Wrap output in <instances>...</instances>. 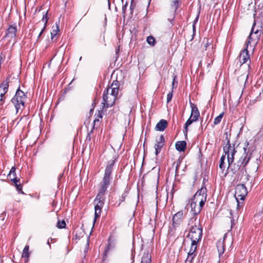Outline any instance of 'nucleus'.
<instances>
[{"instance_id":"22","label":"nucleus","mask_w":263,"mask_h":263,"mask_svg":"<svg viewBox=\"0 0 263 263\" xmlns=\"http://www.w3.org/2000/svg\"><path fill=\"white\" fill-rule=\"evenodd\" d=\"M191 241H192V242H191V248H190V250L189 252H188V253L196 254V251L197 249V246L198 242L199 241H197V240H191Z\"/></svg>"},{"instance_id":"56","label":"nucleus","mask_w":263,"mask_h":263,"mask_svg":"<svg viewBox=\"0 0 263 263\" xmlns=\"http://www.w3.org/2000/svg\"><path fill=\"white\" fill-rule=\"evenodd\" d=\"M123 1H124V0H121V1H122V3L123 2Z\"/></svg>"},{"instance_id":"53","label":"nucleus","mask_w":263,"mask_h":263,"mask_svg":"<svg viewBox=\"0 0 263 263\" xmlns=\"http://www.w3.org/2000/svg\"><path fill=\"white\" fill-rule=\"evenodd\" d=\"M253 36L254 37H255V35H254V34H253Z\"/></svg>"},{"instance_id":"10","label":"nucleus","mask_w":263,"mask_h":263,"mask_svg":"<svg viewBox=\"0 0 263 263\" xmlns=\"http://www.w3.org/2000/svg\"><path fill=\"white\" fill-rule=\"evenodd\" d=\"M197 202L195 200H193L192 198L191 202L190 203V205L191 208V211L193 212V214L195 216V217L192 218V219H194L195 221H196V216L199 214L202 209L203 206H201L200 204L198 206L197 205Z\"/></svg>"},{"instance_id":"12","label":"nucleus","mask_w":263,"mask_h":263,"mask_svg":"<svg viewBox=\"0 0 263 263\" xmlns=\"http://www.w3.org/2000/svg\"><path fill=\"white\" fill-rule=\"evenodd\" d=\"M156 143L154 147L155 149V155L157 156L161 152L162 148L165 143V138L163 135H161L160 137L156 139Z\"/></svg>"},{"instance_id":"1","label":"nucleus","mask_w":263,"mask_h":263,"mask_svg":"<svg viewBox=\"0 0 263 263\" xmlns=\"http://www.w3.org/2000/svg\"><path fill=\"white\" fill-rule=\"evenodd\" d=\"M227 142L223 148L224 153V155H227V160L228 163V169L233 174L237 173L241 168H245L248 164L249 161L252 157V154L255 150L256 147L254 145L250 144L248 141L244 143L243 148V153L239 158V160L235 163H234V156L236 153L234 145H232L230 144V140L226 137Z\"/></svg>"},{"instance_id":"11","label":"nucleus","mask_w":263,"mask_h":263,"mask_svg":"<svg viewBox=\"0 0 263 263\" xmlns=\"http://www.w3.org/2000/svg\"><path fill=\"white\" fill-rule=\"evenodd\" d=\"M183 217V212L182 211H180L176 213L172 218L173 226L175 229V228L178 227L182 221Z\"/></svg>"},{"instance_id":"47","label":"nucleus","mask_w":263,"mask_h":263,"mask_svg":"<svg viewBox=\"0 0 263 263\" xmlns=\"http://www.w3.org/2000/svg\"><path fill=\"white\" fill-rule=\"evenodd\" d=\"M203 124V120H202L201 121V126H202Z\"/></svg>"},{"instance_id":"37","label":"nucleus","mask_w":263,"mask_h":263,"mask_svg":"<svg viewBox=\"0 0 263 263\" xmlns=\"http://www.w3.org/2000/svg\"><path fill=\"white\" fill-rule=\"evenodd\" d=\"M173 97V90L169 92L167 95V102L168 103L170 102Z\"/></svg>"},{"instance_id":"3","label":"nucleus","mask_w":263,"mask_h":263,"mask_svg":"<svg viewBox=\"0 0 263 263\" xmlns=\"http://www.w3.org/2000/svg\"><path fill=\"white\" fill-rule=\"evenodd\" d=\"M118 83L117 81H114L111 85L104 90L102 103L103 107L107 108L114 104L119 91Z\"/></svg>"},{"instance_id":"8","label":"nucleus","mask_w":263,"mask_h":263,"mask_svg":"<svg viewBox=\"0 0 263 263\" xmlns=\"http://www.w3.org/2000/svg\"><path fill=\"white\" fill-rule=\"evenodd\" d=\"M248 194L247 187L243 184H237L235 187V197L237 202L243 200ZM239 205V202H238Z\"/></svg>"},{"instance_id":"33","label":"nucleus","mask_w":263,"mask_h":263,"mask_svg":"<svg viewBox=\"0 0 263 263\" xmlns=\"http://www.w3.org/2000/svg\"><path fill=\"white\" fill-rule=\"evenodd\" d=\"M179 7L178 0H174L172 5V9L175 12Z\"/></svg>"},{"instance_id":"17","label":"nucleus","mask_w":263,"mask_h":263,"mask_svg":"<svg viewBox=\"0 0 263 263\" xmlns=\"http://www.w3.org/2000/svg\"><path fill=\"white\" fill-rule=\"evenodd\" d=\"M226 235H224V236L223 237V239L222 240H219L217 242V250L218 252L219 256L220 257V256L222 255L224 252V241L226 237Z\"/></svg>"},{"instance_id":"46","label":"nucleus","mask_w":263,"mask_h":263,"mask_svg":"<svg viewBox=\"0 0 263 263\" xmlns=\"http://www.w3.org/2000/svg\"><path fill=\"white\" fill-rule=\"evenodd\" d=\"M99 117L100 118H102V114L101 112H99Z\"/></svg>"},{"instance_id":"34","label":"nucleus","mask_w":263,"mask_h":263,"mask_svg":"<svg viewBox=\"0 0 263 263\" xmlns=\"http://www.w3.org/2000/svg\"><path fill=\"white\" fill-rule=\"evenodd\" d=\"M94 129V126H93L92 129L88 133L86 138V141H90L91 139V135L93 133V130Z\"/></svg>"},{"instance_id":"27","label":"nucleus","mask_w":263,"mask_h":263,"mask_svg":"<svg viewBox=\"0 0 263 263\" xmlns=\"http://www.w3.org/2000/svg\"><path fill=\"white\" fill-rule=\"evenodd\" d=\"M29 245H26L23 249V253H22V257L28 259V258L30 256V253L29 252Z\"/></svg>"},{"instance_id":"21","label":"nucleus","mask_w":263,"mask_h":263,"mask_svg":"<svg viewBox=\"0 0 263 263\" xmlns=\"http://www.w3.org/2000/svg\"><path fill=\"white\" fill-rule=\"evenodd\" d=\"M194 119L193 117H190L188 119V120L186 121L184 128V130H183L184 134L186 136L188 132V126L190 125L193 122L196 121L197 120H194Z\"/></svg>"},{"instance_id":"40","label":"nucleus","mask_w":263,"mask_h":263,"mask_svg":"<svg viewBox=\"0 0 263 263\" xmlns=\"http://www.w3.org/2000/svg\"><path fill=\"white\" fill-rule=\"evenodd\" d=\"M99 122V120L98 119H96L94 120L93 121V125L94 126V129L95 128V125H96V124L97 122Z\"/></svg>"},{"instance_id":"5","label":"nucleus","mask_w":263,"mask_h":263,"mask_svg":"<svg viewBox=\"0 0 263 263\" xmlns=\"http://www.w3.org/2000/svg\"><path fill=\"white\" fill-rule=\"evenodd\" d=\"M202 236V228L200 224V221H196L191 228L187 237L191 240L200 241Z\"/></svg>"},{"instance_id":"19","label":"nucleus","mask_w":263,"mask_h":263,"mask_svg":"<svg viewBox=\"0 0 263 263\" xmlns=\"http://www.w3.org/2000/svg\"><path fill=\"white\" fill-rule=\"evenodd\" d=\"M176 148L179 152H184L186 147V143L185 141H180L176 143Z\"/></svg>"},{"instance_id":"25","label":"nucleus","mask_w":263,"mask_h":263,"mask_svg":"<svg viewBox=\"0 0 263 263\" xmlns=\"http://www.w3.org/2000/svg\"><path fill=\"white\" fill-rule=\"evenodd\" d=\"M48 18L47 17V11L43 15L42 21L45 22L44 23V26L43 28L42 29V30L40 32V33H39V34L38 35V39H39V37L41 36L42 34L44 31V30L45 29V28H46V24H47V23L48 22Z\"/></svg>"},{"instance_id":"55","label":"nucleus","mask_w":263,"mask_h":263,"mask_svg":"<svg viewBox=\"0 0 263 263\" xmlns=\"http://www.w3.org/2000/svg\"><path fill=\"white\" fill-rule=\"evenodd\" d=\"M87 245H88V241H87Z\"/></svg>"},{"instance_id":"23","label":"nucleus","mask_w":263,"mask_h":263,"mask_svg":"<svg viewBox=\"0 0 263 263\" xmlns=\"http://www.w3.org/2000/svg\"><path fill=\"white\" fill-rule=\"evenodd\" d=\"M191 241H192V242H191V248H190V250L189 252H188V253L196 254V251L197 249V246L198 242L199 241H197V240H191Z\"/></svg>"},{"instance_id":"28","label":"nucleus","mask_w":263,"mask_h":263,"mask_svg":"<svg viewBox=\"0 0 263 263\" xmlns=\"http://www.w3.org/2000/svg\"><path fill=\"white\" fill-rule=\"evenodd\" d=\"M146 41L148 44L152 46H154L156 44V40L152 36H148L147 37Z\"/></svg>"},{"instance_id":"41","label":"nucleus","mask_w":263,"mask_h":263,"mask_svg":"<svg viewBox=\"0 0 263 263\" xmlns=\"http://www.w3.org/2000/svg\"><path fill=\"white\" fill-rule=\"evenodd\" d=\"M176 79V76H174L173 82H172L173 87H174Z\"/></svg>"},{"instance_id":"48","label":"nucleus","mask_w":263,"mask_h":263,"mask_svg":"<svg viewBox=\"0 0 263 263\" xmlns=\"http://www.w3.org/2000/svg\"><path fill=\"white\" fill-rule=\"evenodd\" d=\"M55 203H56V202H55L53 201V204H52L53 206H54V204H55Z\"/></svg>"},{"instance_id":"20","label":"nucleus","mask_w":263,"mask_h":263,"mask_svg":"<svg viewBox=\"0 0 263 263\" xmlns=\"http://www.w3.org/2000/svg\"><path fill=\"white\" fill-rule=\"evenodd\" d=\"M11 180L14 182L17 190L19 192H21L22 193H23L22 191L23 185L21 183H20V179L17 178V177H14L11 178Z\"/></svg>"},{"instance_id":"52","label":"nucleus","mask_w":263,"mask_h":263,"mask_svg":"<svg viewBox=\"0 0 263 263\" xmlns=\"http://www.w3.org/2000/svg\"><path fill=\"white\" fill-rule=\"evenodd\" d=\"M108 5H109V7L110 6V2L109 1H108Z\"/></svg>"},{"instance_id":"14","label":"nucleus","mask_w":263,"mask_h":263,"mask_svg":"<svg viewBox=\"0 0 263 263\" xmlns=\"http://www.w3.org/2000/svg\"><path fill=\"white\" fill-rule=\"evenodd\" d=\"M17 31L16 26L15 24L10 25L6 30L5 37L10 39L15 38Z\"/></svg>"},{"instance_id":"13","label":"nucleus","mask_w":263,"mask_h":263,"mask_svg":"<svg viewBox=\"0 0 263 263\" xmlns=\"http://www.w3.org/2000/svg\"><path fill=\"white\" fill-rule=\"evenodd\" d=\"M248 43H247L246 48L242 50L239 54L240 62L242 63L243 64L247 63L248 60L249 61V63H250V55L248 50Z\"/></svg>"},{"instance_id":"50","label":"nucleus","mask_w":263,"mask_h":263,"mask_svg":"<svg viewBox=\"0 0 263 263\" xmlns=\"http://www.w3.org/2000/svg\"><path fill=\"white\" fill-rule=\"evenodd\" d=\"M47 243H48L49 245H50V242H49V240H48V241H47Z\"/></svg>"},{"instance_id":"44","label":"nucleus","mask_w":263,"mask_h":263,"mask_svg":"<svg viewBox=\"0 0 263 263\" xmlns=\"http://www.w3.org/2000/svg\"><path fill=\"white\" fill-rule=\"evenodd\" d=\"M110 238H109V240H108V248H109V247H110V246H111V244H110Z\"/></svg>"},{"instance_id":"24","label":"nucleus","mask_w":263,"mask_h":263,"mask_svg":"<svg viewBox=\"0 0 263 263\" xmlns=\"http://www.w3.org/2000/svg\"><path fill=\"white\" fill-rule=\"evenodd\" d=\"M191 241H192V242H191V248H190V250L189 252H188V253L196 254V251L197 249V246L198 242L199 241H197V240H191Z\"/></svg>"},{"instance_id":"32","label":"nucleus","mask_w":263,"mask_h":263,"mask_svg":"<svg viewBox=\"0 0 263 263\" xmlns=\"http://www.w3.org/2000/svg\"><path fill=\"white\" fill-rule=\"evenodd\" d=\"M15 171H16V168L15 166H13L11 167L10 172H9V173L8 174V175L10 176V177L11 178H14V177H16V173H15Z\"/></svg>"},{"instance_id":"29","label":"nucleus","mask_w":263,"mask_h":263,"mask_svg":"<svg viewBox=\"0 0 263 263\" xmlns=\"http://www.w3.org/2000/svg\"><path fill=\"white\" fill-rule=\"evenodd\" d=\"M196 255V254L188 253L187 257L185 260L186 262L192 263Z\"/></svg>"},{"instance_id":"36","label":"nucleus","mask_w":263,"mask_h":263,"mask_svg":"<svg viewBox=\"0 0 263 263\" xmlns=\"http://www.w3.org/2000/svg\"><path fill=\"white\" fill-rule=\"evenodd\" d=\"M59 31V26L58 25H56V30L53 29L52 31L51 32V39H53V37L57 35V32Z\"/></svg>"},{"instance_id":"9","label":"nucleus","mask_w":263,"mask_h":263,"mask_svg":"<svg viewBox=\"0 0 263 263\" xmlns=\"http://www.w3.org/2000/svg\"><path fill=\"white\" fill-rule=\"evenodd\" d=\"M9 81L7 79L0 85V105H2L5 100V94L8 90Z\"/></svg>"},{"instance_id":"4","label":"nucleus","mask_w":263,"mask_h":263,"mask_svg":"<svg viewBox=\"0 0 263 263\" xmlns=\"http://www.w3.org/2000/svg\"><path fill=\"white\" fill-rule=\"evenodd\" d=\"M26 96L25 93L20 89H17L15 96L11 100L12 103L14 104L16 109V113L20 109L22 110L24 108L25 101Z\"/></svg>"},{"instance_id":"26","label":"nucleus","mask_w":263,"mask_h":263,"mask_svg":"<svg viewBox=\"0 0 263 263\" xmlns=\"http://www.w3.org/2000/svg\"><path fill=\"white\" fill-rule=\"evenodd\" d=\"M151 256L149 255L148 252L144 253L143 256L142 257L141 263H151Z\"/></svg>"},{"instance_id":"7","label":"nucleus","mask_w":263,"mask_h":263,"mask_svg":"<svg viewBox=\"0 0 263 263\" xmlns=\"http://www.w3.org/2000/svg\"><path fill=\"white\" fill-rule=\"evenodd\" d=\"M193 200L198 201L201 206H203L206 201L207 189L203 183L201 187L197 191L192 198Z\"/></svg>"},{"instance_id":"16","label":"nucleus","mask_w":263,"mask_h":263,"mask_svg":"<svg viewBox=\"0 0 263 263\" xmlns=\"http://www.w3.org/2000/svg\"><path fill=\"white\" fill-rule=\"evenodd\" d=\"M190 105L192 108L190 116H191V117H193L194 119V120H198L199 117L200 116L199 111L197 106L192 102H190Z\"/></svg>"},{"instance_id":"49","label":"nucleus","mask_w":263,"mask_h":263,"mask_svg":"<svg viewBox=\"0 0 263 263\" xmlns=\"http://www.w3.org/2000/svg\"><path fill=\"white\" fill-rule=\"evenodd\" d=\"M209 45V43H207L206 44V46H205V47L206 48L208 47V46Z\"/></svg>"},{"instance_id":"54","label":"nucleus","mask_w":263,"mask_h":263,"mask_svg":"<svg viewBox=\"0 0 263 263\" xmlns=\"http://www.w3.org/2000/svg\"><path fill=\"white\" fill-rule=\"evenodd\" d=\"M241 95H242V92H241V94H240V96H239V98H241Z\"/></svg>"},{"instance_id":"2","label":"nucleus","mask_w":263,"mask_h":263,"mask_svg":"<svg viewBox=\"0 0 263 263\" xmlns=\"http://www.w3.org/2000/svg\"><path fill=\"white\" fill-rule=\"evenodd\" d=\"M116 161L117 159L114 158L107 162L102 180L99 184L98 193L94 200V202L96 203L95 206L94 222H96L97 219L101 215L102 209L104 206L105 200V193L112 180L111 174Z\"/></svg>"},{"instance_id":"51","label":"nucleus","mask_w":263,"mask_h":263,"mask_svg":"<svg viewBox=\"0 0 263 263\" xmlns=\"http://www.w3.org/2000/svg\"><path fill=\"white\" fill-rule=\"evenodd\" d=\"M159 178V174H157V179Z\"/></svg>"},{"instance_id":"45","label":"nucleus","mask_w":263,"mask_h":263,"mask_svg":"<svg viewBox=\"0 0 263 263\" xmlns=\"http://www.w3.org/2000/svg\"><path fill=\"white\" fill-rule=\"evenodd\" d=\"M178 168H179V164H177V166L176 167V172H177Z\"/></svg>"},{"instance_id":"39","label":"nucleus","mask_w":263,"mask_h":263,"mask_svg":"<svg viewBox=\"0 0 263 263\" xmlns=\"http://www.w3.org/2000/svg\"><path fill=\"white\" fill-rule=\"evenodd\" d=\"M135 7V5L133 4V0H132L131 4L130 6V9L132 12L134 9Z\"/></svg>"},{"instance_id":"43","label":"nucleus","mask_w":263,"mask_h":263,"mask_svg":"<svg viewBox=\"0 0 263 263\" xmlns=\"http://www.w3.org/2000/svg\"><path fill=\"white\" fill-rule=\"evenodd\" d=\"M194 23H195V22H194ZM193 32L194 33L195 32V24H194L193 25Z\"/></svg>"},{"instance_id":"35","label":"nucleus","mask_w":263,"mask_h":263,"mask_svg":"<svg viewBox=\"0 0 263 263\" xmlns=\"http://www.w3.org/2000/svg\"><path fill=\"white\" fill-rule=\"evenodd\" d=\"M127 195V192H124L121 195L120 199H119V203H118V205H120L121 203L123 202L125 200L126 197Z\"/></svg>"},{"instance_id":"31","label":"nucleus","mask_w":263,"mask_h":263,"mask_svg":"<svg viewBox=\"0 0 263 263\" xmlns=\"http://www.w3.org/2000/svg\"><path fill=\"white\" fill-rule=\"evenodd\" d=\"M66 223L64 220H62V221L59 220L57 224V227L59 229H63L66 227Z\"/></svg>"},{"instance_id":"15","label":"nucleus","mask_w":263,"mask_h":263,"mask_svg":"<svg viewBox=\"0 0 263 263\" xmlns=\"http://www.w3.org/2000/svg\"><path fill=\"white\" fill-rule=\"evenodd\" d=\"M226 156L223 155L220 159L219 161V168L221 170V174H223L224 176H226L228 173V170L229 169L226 170Z\"/></svg>"},{"instance_id":"18","label":"nucleus","mask_w":263,"mask_h":263,"mask_svg":"<svg viewBox=\"0 0 263 263\" xmlns=\"http://www.w3.org/2000/svg\"><path fill=\"white\" fill-rule=\"evenodd\" d=\"M167 125L166 120L161 119L156 125L155 129L157 131H163Z\"/></svg>"},{"instance_id":"42","label":"nucleus","mask_w":263,"mask_h":263,"mask_svg":"<svg viewBox=\"0 0 263 263\" xmlns=\"http://www.w3.org/2000/svg\"><path fill=\"white\" fill-rule=\"evenodd\" d=\"M63 174H60L59 175V177H58V180L59 181H60L62 178L63 177Z\"/></svg>"},{"instance_id":"30","label":"nucleus","mask_w":263,"mask_h":263,"mask_svg":"<svg viewBox=\"0 0 263 263\" xmlns=\"http://www.w3.org/2000/svg\"><path fill=\"white\" fill-rule=\"evenodd\" d=\"M223 114H224L223 112H222L219 116H218L217 117H216L214 119V125H217L221 122L222 118L223 116Z\"/></svg>"},{"instance_id":"38","label":"nucleus","mask_w":263,"mask_h":263,"mask_svg":"<svg viewBox=\"0 0 263 263\" xmlns=\"http://www.w3.org/2000/svg\"><path fill=\"white\" fill-rule=\"evenodd\" d=\"M128 5V3L126 2L124 5L122 6V13L124 14L125 13V11Z\"/></svg>"},{"instance_id":"6","label":"nucleus","mask_w":263,"mask_h":263,"mask_svg":"<svg viewBox=\"0 0 263 263\" xmlns=\"http://www.w3.org/2000/svg\"><path fill=\"white\" fill-rule=\"evenodd\" d=\"M255 25L256 22L254 21L252 27L251 32L248 37V44H250L251 42L256 44L262 33V27L258 26L256 27Z\"/></svg>"}]
</instances>
